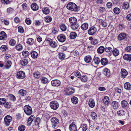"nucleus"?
Segmentation results:
<instances>
[{"label": "nucleus", "instance_id": "13d9d810", "mask_svg": "<svg viewBox=\"0 0 131 131\" xmlns=\"http://www.w3.org/2000/svg\"><path fill=\"white\" fill-rule=\"evenodd\" d=\"M33 75L35 78H38L40 77V74L39 72H37L34 73Z\"/></svg>", "mask_w": 131, "mask_h": 131}, {"label": "nucleus", "instance_id": "774afa93", "mask_svg": "<svg viewBox=\"0 0 131 131\" xmlns=\"http://www.w3.org/2000/svg\"><path fill=\"white\" fill-rule=\"evenodd\" d=\"M7 48V46L5 45H2L1 47V49L3 51H6Z\"/></svg>", "mask_w": 131, "mask_h": 131}, {"label": "nucleus", "instance_id": "5701e85b", "mask_svg": "<svg viewBox=\"0 0 131 131\" xmlns=\"http://www.w3.org/2000/svg\"><path fill=\"white\" fill-rule=\"evenodd\" d=\"M79 25L78 22L70 25L71 28L73 30H75L78 28Z\"/></svg>", "mask_w": 131, "mask_h": 131}, {"label": "nucleus", "instance_id": "69168bd1", "mask_svg": "<svg viewBox=\"0 0 131 131\" xmlns=\"http://www.w3.org/2000/svg\"><path fill=\"white\" fill-rule=\"evenodd\" d=\"M81 128L82 130L83 131H86L88 129V126L87 125L85 124H84L81 125Z\"/></svg>", "mask_w": 131, "mask_h": 131}, {"label": "nucleus", "instance_id": "a18cd8bd", "mask_svg": "<svg viewBox=\"0 0 131 131\" xmlns=\"http://www.w3.org/2000/svg\"><path fill=\"white\" fill-rule=\"evenodd\" d=\"M122 106L123 108L126 107L128 105L127 102L125 100L122 101L121 102Z\"/></svg>", "mask_w": 131, "mask_h": 131}, {"label": "nucleus", "instance_id": "de8ad7c7", "mask_svg": "<svg viewBox=\"0 0 131 131\" xmlns=\"http://www.w3.org/2000/svg\"><path fill=\"white\" fill-rule=\"evenodd\" d=\"M45 21L47 23L50 22L52 20V18L51 17L49 16H47L45 19Z\"/></svg>", "mask_w": 131, "mask_h": 131}, {"label": "nucleus", "instance_id": "bb28decb", "mask_svg": "<svg viewBox=\"0 0 131 131\" xmlns=\"http://www.w3.org/2000/svg\"><path fill=\"white\" fill-rule=\"evenodd\" d=\"M113 55L115 57L118 56L119 54V51L116 48H115L112 51Z\"/></svg>", "mask_w": 131, "mask_h": 131}, {"label": "nucleus", "instance_id": "1a4fd4ad", "mask_svg": "<svg viewBox=\"0 0 131 131\" xmlns=\"http://www.w3.org/2000/svg\"><path fill=\"white\" fill-rule=\"evenodd\" d=\"M96 28L92 26L89 29L88 33L89 35H92L96 33Z\"/></svg>", "mask_w": 131, "mask_h": 131}, {"label": "nucleus", "instance_id": "3c124183", "mask_svg": "<svg viewBox=\"0 0 131 131\" xmlns=\"http://www.w3.org/2000/svg\"><path fill=\"white\" fill-rule=\"evenodd\" d=\"M25 126L22 125H20L18 127L19 130L20 131H24L25 129Z\"/></svg>", "mask_w": 131, "mask_h": 131}, {"label": "nucleus", "instance_id": "5fc2aeb1", "mask_svg": "<svg viewBox=\"0 0 131 131\" xmlns=\"http://www.w3.org/2000/svg\"><path fill=\"white\" fill-rule=\"evenodd\" d=\"M9 99L11 101H15L16 100V97L13 95L12 94H10L9 95Z\"/></svg>", "mask_w": 131, "mask_h": 131}, {"label": "nucleus", "instance_id": "680f3d73", "mask_svg": "<svg viewBox=\"0 0 131 131\" xmlns=\"http://www.w3.org/2000/svg\"><path fill=\"white\" fill-rule=\"evenodd\" d=\"M22 54L25 57H27L29 54V52L26 51H23L22 52Z\"/></svg>", "mask_w": 131, "mask_h": 131}, {"label": "nucleus", "instance_id": "49530a36", "mask_svg": "<svg viewBox=\"0 0 131 131\" xmlns=\"http://www.w3.org/2000/svg\"><path fill=\"white\" fill-rule=\"evenodd\" d=\"M15 48L17 50L20 51L22 50L23 47L21 44H18L15 46Z\"/></svg>", "mask_w": 131, "mask_h": 131}, {"label": "nucleus", "instance_id": "7ed1b4c3", "mask_svg": "<svg viewBox=\"0 0 131 131\" xmlns=\"http://www.w3.org/2000/svg\"><path fill=\"white\" fill-rule=\"evenodd\" d=\"M50 121L52 127L54 128H55L57 127L59 123V120L56 117H52Z\"/></svg>", "mask_w": 131, "mask_h": 131}, {"label": "nucleus", "instance_id": "603ef678", "mask_svg": "<svg viewBox=\"0 0 131 131\" xmlns=\"http://www.w3.org/2000/svg\"><path fill=\"white\" fill-rule=\"evenodd\" d=\"M60 27L61 30L63 31H65L67 29V27L64 24H62L60 25Z\"/></svg>", "mask_w": 131, "mask_h": 131}, {"label": "nucleus", "instance_id": "8fccbe9b", "mask_svg": "<svg viewBox=\"0 0 131 131\" xmlns=\"http://www.w3.org/2000/svg\"><path fill=\"white\" fill-rule=\"evenodd\" d=\"M117 113L118 115L123 116L125 115V112L123 110H121L117 111Z\"/></svg>", "mask_w": 131, "mask_h": 131}, {"label": "nucleus", "instance_id": "bf43d9fd", "mask_svg": "<svg viewBox=\"0 0 131 131\" xmlns=\"http://www.w3.org/2000/svg\"><path fill=\"white\" fill-rule=\"evenodd\" d=\"M129 6V4L128 2H125L123 3V7L124 9H127L128 8Z\"/></svg>", "mask_w": 131, "mask_h": 131}, {"label": "nucleus", "instance_id": "864d4df0", "mask_svg": "<svg viewBox=\"0 0 131 131\" xmlns=\"http://www.w3.org/2000/svg\"><path fill=\"white\" fill-rule=\"evenodd\" d=\"M99 43L98 40L96 39H94L91 41V44L93 45H96Z\"/></svg>", "mask_w": 131, "mask_h": 131}, {"label": "nucleus", "instance_id": "0e129e2a", "mask_svg": "<svg viewBox=\"0 0 131 131\" xmlns=\"http://www.w3.org/2000/svg\"><path fill=\"white\" fill-rule=\"evenodd\" d=\"M6 99L4 98L0 99V105H2L4 104L6 102Z\"/></svg>", "mask_w": 131, "mask_h": 131}, {"label": "nucleus", "instance_id": "a878e982", "mask_svg": "<svg viewBox=\"0 0 131 131\" xmlns=\"http://www.w3.org/2000/svg\"><path fill=\"white\" fill-rule=\"evenodd\" d=\"M105 49V48L103 46H100L97 49V52L98 53H102L104 52Z\"/></svg>", "mask_w": 131, "mask_h": 131}, {"label": "nucleus", "instance_id": "f3484780", "mask_svg": "<svg viewBox=\"0 0 131 131\" xmlns=\"http://www.w3.org/2000/svg\"><path fill=\"white\" fill-rule=\"evenodd\" d=\"M69 129L70 131H77V128L76 125L74 124H71L69 126Z\"/></svg>", "mask_w": 131, "mask_h": 131}, {"label": "nucleus", "instance_id": "ea45409f", "mask_svg": "<svg viewBox=\"0 0 131 131\" xmlns=\"http://www.w3.org/2000/svg\"><path fill=\"white\" fill-rule=\"evenodd\" d=\"M31 55L32 58H37L38 56V54L36 52L34 51L31 52Z\"/></svg>", "mask_w": 131, "mask_h": 131}, {"label": "nucleus", "instance_id": "c85d7f7f", "mask_svg": "<svg viewBox=\"0 0 131 131\" xmlns=\"http://www.w3.org/2000/svg\"><path fill=\"white\" fill-rule=\"evenodd\" d=\"M72 102L74 104H77L78 102V98L75 96H73L71 99Z\"/></svg>", "mask_w": 131, "mask_h": 131}, {"label": "nucleus", "instance_id": "72a5a7b5", "mask_svg": "<svg viewBox=\"0 0 131 131\" xmlns=\"http://www.w3.org/2000/svg\"><path fill=\"white\" fill-rule=\"evenodd\" d=\"M100 58L98 57H94L93 62L94 63L96 64H97L99 63L100 62Z\"/></svg>", "mask_w": 131, "mask_h": 131}, {"label": "nucleus", "instance_id": "c756f323", "mask_svg": "<svg viewBox=\"0 0 131 131\" xmlns=\"http://www.w3.org/2000/svg\"><path fill=\"white\" fill-rule=\"evenodd\" d=\"M31 9L33 10H37L38 9V7L37 4L35 3H32L31 5Z\"/></svg>", "mask_w": 131, "mask_h": 131}, {"label": "nucleus", "instance_id": "2f4dec72", "mask_svg": "<svg viewBox=\"0 0 131 131\" xmlns=\"http://www.w3.org/2000/svg\"><path fill=\"white\" fill-rule=\"evenodd\" d=\"M26 93V90L23 89L19 90L18 92V94L22 96L25 95Z\"/></svg>", "mask_w": 131, "mask_h": 131}, {"label": "nucleus", "instance_id": "f8f14e48", "mask_svg": "<svg viewBox=\"0 0 131 131\" xmlns=\"http://www.w3.org/2000/svg\"><path fill=\"white\" fill-rule=\"evenodd\" d=\"M127 71L125 69H122L121 70V77L124 79L128 75Z\"/></svg>", "mask_w": 131, "mask_h": 131}, {"label": "nucleus", "instance_id": "f03ea898", "mask_svg": "<svg viewBox=\"0 0 131 131\" xmlns=\"http://www.w3.org/2000/svg\"><path fill=\"white\" fill-rule=\"evenodd\" d=\"M24 111L25 114L28 115H30L32 113L31 107L29 105H26L24 106Z\"/></svg>", "mask_w": 131, "mask_h": 131}, {"label": "nucleus", "instance_id": "9d476101", "mask_svg": "<svg viewBox=\"0 0 131 131\" xmlns=\"http://www.w3.org/2000/svg\"><path fill=\"white\" fill-rule=\"evenodd\" d=\"M57 38L58 40L62 42H64L66 40V37L63 34L59 35L58 36Z\"/></svg>", "mask_w": 131, "mask_h": 131}, {"label": "nucleus", "instance_id": "e433bc0d", "mask_svg": "<svg viewBox=\"0 0 131 131\" xmlns=\"http://www.w3.org/2000/svg\"><path fill=\"white\" fill-rule=\"evenodd\" d=\"M88 25L87 23L83 24L81 26L82 29L83 30H86L88 28Z\"/></svg>", "mask_w": 131, "mask_h": 131}, {"label": "nucleus", "instance_id": "052dcab7", "mask_svg": "<svg viewBox=\"0 0 131 131\" xmlns=\"http://www.w3.org/2000/svg\"><path fill=\"white\" fill-rule=\"evenodd\" d=\"M40 119L39 118L37 117L35 121V124L36 125H38L39 124Z\"/></svg>", "mask_w": 131, "mask_h": 131}, {"label": "nucleus", "instance_id": "4c0bfd02", "mask_svg": "<svg viewBox=\"0 0 131 131\" xmlns=\"http://www.w3.org/2000/svg\"><path fill=\"white\" fill-rule=\"evenodd\" d=\"M28 63V61L27 59H24L21 61L20 62L21 64L23 66L26 65Z\"/></svg>", "mask_w": 131, "mask_h": 131}, {"label": "nucleus", "instance_id": "c03bdc74", "mask_svg": "<svg viewBox=\"0 0 131 131\" xmlns=\"http://www.w3.org/2000/svg\"><path fill=\"white\" fill-rule=\"evenodd\" d=\"M77 34L75 32H72L70 34V37L71 39H74L77 37Z\"/></svg>", "mask_w": 131, "mask_h": 131}, {"label": "nucleus", "instance_id": "37998d69", "mask_svg": "<svg viewBox=\"0 0 131 131\" xmlns=\"http://www.w3.org/2000/svg\"><path fill=\"white\" fill-rule=\"evenodd\" d=\"M12 64V63L10 61H8L7 62V63L5 65L6 68L7 69H8L10 68Z\"/></svg>", "mask_w": 131, "mask_h": 131}, {"label": "nucleus", "instance_id": "4be33fe9", "mask_svg": "<svg viewBox=\"0 0 131 131\" xmlns=\"http://www.w3.org/2000/svg\"><path fill=\"white\" fill-rule=\"evenodd\" d=\"M123 58L125 60L129 61H131V54H126L123 56Z\"/></svg>", "mask_w": 131, "mask_h": 131}, {"label": "nucleus", "instance_id": "dca6fc26", "mask_svg": "<svg viewBox=\"0 0 131 131\" xmlns=\"http://www.w3.org/2000/svg\"><path fill=\"white\" fill-rule=\"evenodd\" d=\"M68 95H70L72 94L74 92V89L71 88L69 87L66 89V90Z\"/></svg>", "mask_w": 131, "mask_h": 131}, {"label": "nucleus", "instance_id": "423d86ee", "mask_svg": "<svg viewBox=\"0 0 131 131\" xmlns=\"http://www.w3.org/2000/svg\"><path fill=\"white\" fill-rule=\"evenodd\" d=\"M12 119V117L11 116L8 115L6 116L4 118L5 125L7 126H9Z\"/></svg>", "mask_w": 131, "mask_h": 131}, {"label": "nucleus", "instance_id": "f704fd0d", "mask_svg": "<svg viewBox=\"0 0 131 131\" xmlns=\"http://www.w3.org/2000/svg\"><path fill=\"white\" fill-rule=\"evenodd\" d=\"M26 42L29 45H32L34 43V40L31 38H28Z\"/></svg>", "mask_w": 131, "mask_h": 131}, {"label": "nucleus", "instance_id": "4d7b16f0", "mask_svg": "<svg viewBox=\"0 0 131 131\" xmlns=\"http://www.w3.org/2000/svg\"><path fill=\"white\" fill-rule=\"evenodd\" d=\"M16 43V41L14 39H11L9 42V45L12 46H14L15 45Z\"/></svg>", "mask_w": 131, "mask_h": 131}, {"label": "nucleus", "instance_id": "b1692460", "mask_svg": "<svg viewBox=\"0 0 131 131\" xmlns=\"http://www.w3.org/2000/svg\"><path fill=\"white\" fill-rule=\"evenodd\" d=\"M89 105L91 108H93L95 106V103L94 100L92 99H90L89 102Z\"/></svg>", "mask_w": 131, "mask_h": 131}, {"label": "nucleus", "instance_id": "393cba45", "mask_svg": "<svg viewBox=\"0 0 131 131\" xmlns=\"http://www.w3.org/2000/svg\"><path fill=\"white\" fill-rule=\"evenodd\" d=\"M101 62L103 66L106 65L108 63V61L106 58H103L101 60Z\"/></svg>", "mask_w": 131, "mask_h": 131}, {"label": "nucleus", "instance_id": "ddd939ff", "mask_svg": "<svg viewBox=\"0 0 131 131\" xmlns=\"http://www.w3.org/2000/svg\"><path fill=\"white\" fill-rule=\"evenodd\" d=\"M35 117L34 115H32L29 117L27 122V125L28 126H30L31 125Z\"/></svg>", "mask_w": 131, "mask_h": 131}, {"label": "nucleus", "instance_id": "a211bd4d", "mask_svg": "<svg viewBox=\"0 0 131 131\" xmlns=\"http://www.w3.org/2000/svg\"><path fill=\"white\" fill-rule=\"evenodd\" d=\"M69 21L70 23V25L77 22V18L75 17H71L69 18Z\"/></svg>", "mask_w": 131, "mask_h": 131}, {"label": "nucleus", "instance_id": "6e6d98bb", "mask_svg": "<svg viewBox=\"0 0 131 131\" xmlns=\"http://www.w3.org/2000/svg\"><path fill=\"white\" fill-rule=\"evenodd\" d=\"M113 11L115 14H118L120 12V9L118 8L115 7L114 8Z\"/></svg>", "mask_w": 131, "mask_h": 131}, {"label": "nucleus", "instance_id": "aec40b11", "mask_svg": "<svg viewBox=\"0 0 131 131\" xmlns=\"http://www.w3.org/2000/svg\"><path fill=\"white\" fill-rule=\"evenodd\" d=\"M103 102L105 105H108L110 102L109 98L107 96H105L103 99Z\"/></svg>", "mask_w": 131, "mask_h": 131}, {"label": "nucleus", "instance_id": "58836bf2", "mask_svg": "<svg viewBox=\"0 0 131 131\" xmlns=\"http://www.w3.org/2000/svg\"><path fill=\"white\" fill-rule=\"evenodd\" d=\"M91 115L92 118L93 119L95 120L97 119V115L94 112H92Z\"/></svg>", "mask_w": 131, "mask_h": 131}, {"label": "nucleus", "instance_id": "20e7f679", "mask_svg": "<svg viewBox=\"0 0 131 131\" xmlns=\"http://www.w3.org/2000/svg\"><path fill=\"white\" fill-rule=\"evenodd\" d=\"M46 41L51 47L55 48L57 47V43L53 41L51 39L49 38H47L46 39Z\"/></svg>", "mask_w": 131, "mask_h": 131}, {"label": "nucleus", "instance_id": "2eb2a0df", "mask_svg": "<svg viewBox=\"0 0 131 131\" xmlns=\"http://www.w3.org/2000/svg\"><path fill=\"white\" fill-rule=\"evenodd\" d=\"M111 106L113 109H117L118 108L119 103L117 101H113L111 103Z\"/></svg>", "mask_w": 131, "mask_h": 131}, {"label": "nucleus", "instance_id": "338daca9", "mask_svg": "<svg viewBox=\"0 0 131 131\" xmlns=\"http://www.w3.org/2000/svg\"><path fill=\"white\" fill-rule=\"evenodd\" d=\"M125 51L127 52H131V46L127 47L125 49Z\"/></svg>", "mask_w": 131, "mask_h": 131}, {"label": "nucleus", "instance_id": "f257e3e1", "mask_svg": "<svg viewBox=\"0 0 131 131\" xmlns=\"http://www.w3.org/2000/svg\"><path fill=\"white\" fill-rule=\"evenodd\" d=\"M67 8L71 11L75 12L78 11V7L76 5L72 2H70L67 6Z\"/></svg>", "mask_w": 131, "mask_h": 131}, {"label": "nucleus", "instance_id": "09e8293b", "mask_svg": "<svg viewBox=\"0 0 131 131\" xmlns=\"http://www.w3.org/2000/svg\"><path fill=\"white\" fill-rule=\"evenodd\" d=\"M105 50L106 52L110 53L112 51L113 49L111 47H108L105 48Z\"/></svg>", "mask_w": 131, "mask_h": 131}, {"label": "nucleus", "instance_id": "6e6552de", "mask_svg": "<svg viewBox=\"0 0 131 131\" xmlns=\"http://www.w3.org/2000/svg\"><path fill=\"white\" fill-rule=\"evenodd\" d=\"M51 84L54 86H58L61 84V82L58 80H52L51 81Z\"/></svg>", "mask_w": 131, "mask_h": 131}, {"label": "nucleus", "instance_id": "4468645a", "mask_svg": "<svg viewBox=\"0 0 131 131\" xmlns=\"http://www.w3.org/2000/svg\"><path fill=\"white\" fill-rule=\"evenodd\" d=\"M127 37L126 34L124 33H121L119 34L118 36V39L119 40H122L126 38Z\"/></svg>", "mask_w": 131, "mask_h": 131}, {"label": "nucleus", "instance_id": "c9c22d12", "mask_svg": "<svg viewBox=\"0 0 131 131\" xmlns=\"http://www.w3.org/2000/svg\"><path fill=\"white\" fill-rule=\"evenodd\" d=\"M41 82L43 84H46L48 82V80L47 78L43 77L41 79Z\"/></svg>", "mask_w": 131, "mask_h": 131}, {"label": "nucleus", "instance_id": "39448f33", "mask_svg": "<svg viewBox=\"0 0 131 131\" xmlns=\"http://www.w3.org/2000/svg\"><path fill=\"white\" fill-rule=\"evenodd\" d=\"M50 105L51 108L54 110H57L59 106L58 103L56 101H52L51 102L50 104Z\"/></svg>", "mask_w": 131, "mask_h": 131}, {"label": "nucleus", "instance_id": "79ce46f5", "mask_svg": "<svg viewBox=\"0 0 131 131\" xmlns=\"http://www.w3.org/2000/svg\"><path fill=\"white\" fill-rule=\"evenodd\" d=\"M88 77L86 75H83L80 77V79L83 82L87 81L88 79Z\"/></svg>", "mask_w": 131, "mask_h": 131}, {"label": "nucleus", "instance_id": "0eeeda50", "mask_svg": "<svg viewBox=\"0 0 131 131\" xmlns=\"http://www.w3.org/2000/svg\"><path fill=\"white\" fill-rule=\"evenodd\" d=\"M16 77L18 79H23L25 77V73L22 71H20L17 72Z\"/></svg>", "mask_w": 131, "mask_h": 131}, {"label": "nucleus", "instance_id": "e2e57ef3", "mask_svg": "<svg viewBox=\"0 0 131 131\" xmlns=\"http://www.w3.org/2000/svg\"><path fill=\"white\" fill-rule=\"evenodd\" d=\"M4 106L6 108H9L11 107V103L10 102H7Z\"/></svg>", "mask_w": 131, "mask_h": 131}, {"label": "nucleus", "instance_id": "473e14b6", "mask_svg": "<svg viewBox=\"0 0 131 131\" xmlns=\"http://www.w3.org/2000/svg\"><path fill=\"white\" fill-rule=\"evenodd\" d=\"M92 60V58L90 56H86L84 58V61L87 63L90 62Z\"/></svg>", "mask_w": 131, "mask_h": 131}, {"label": "nucleus", "instance_id": "412c9836", "mask_svg": "<svg viewBox=\"0 0 131 131\" xmlns=\"http://www.w3.org/2000/svg\"><path fill=\"white\" fill-rule=\"evenodd\" d=\"M103 73L105 76L107 77H109L110 75V70L107 68H105L103 70Z\"/></svg>", "mask_w": 131, "mask_h": 131}, {"label": "nucleus", "instance_id": "9b49d317", "mask_svg": "<svg viewBox=\"0 0 131 131\" xmlns=\"http://www.w3.org/2000/svg\"><path fill=\"white\" fill-rule=\"evenodd\" d=\"M98 22L99 23L100 25H101L103 28L106 27L107 25V22L101 19H98Z\"/></svg>", "mask_w": 131, "mask_h": 131}, {"label": "nucleus", "instance_id": "a19ab883", "mask_svg": "<svg viewBox=\"0 0 131 131\" xmlns=\"http://www.w3.org/2000/svg\"><path fill=\"white\" fill-rule=\"evenodd\" d=\"M65 54L64 53L61 52L59 53V57L60 59L63 60L65 59Z\"/></svg>", "mask_w": 131, "mask_h": 131}, {"label": "nucleus", "instance_id": "6ab92c4d", "mask_svg": "<svg viewBox=\"0 0 131 131\" xmlns=\"http://www.w3.org/2000/svg\"><path fill=\"white\" fill-rule=\"evenodd\" d=\"M7 37L6 34L4 31H2L0 33V39L1 40H4Z\"/></svg>", "mask_w": 131, "mask_h": 131}, {"label": "nucleus", "instance_id": "7c9ffc66", "mask_svg": "<svg viewBox=\"0 0 131 131\" xmlns=\"http://www.w3.org/2000/svg\"><path fill=\"white\" fill-rule=\"evenodd\" d=\"M124 88L126 90H129L131 89V86L128 82L125 83L124 84Z\"/></svg>", "mask_w": 131, "mask_h": 131}, {"label": "nucleus", "instance_id": "cd10ccee", "mask_svg": "<svg viewBox=\"0 0 131 131\" xmlns=\"http://www.w3.org/2000/svg\"><path fill=\"white\" fill-rule=\"evenodd\" d=\"M43 13L45 14H48L50 12V9L47 7H44L42 10Z\"/></svg>", "mask_w": 131, "mask_h": 131}]
</instances>
